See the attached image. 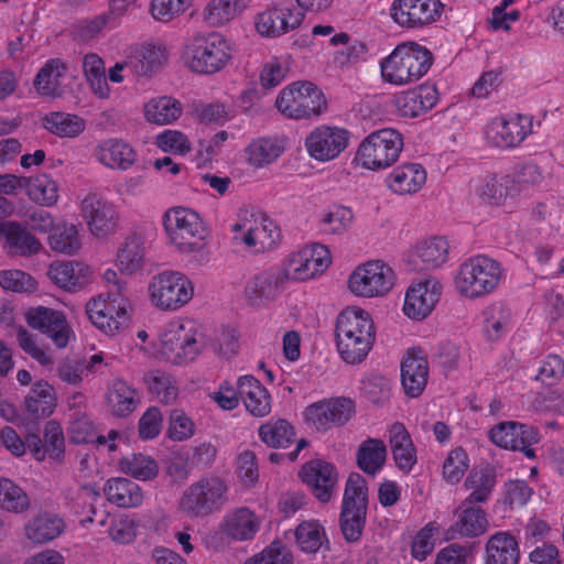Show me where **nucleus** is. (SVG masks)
<instances>
[{
    "mask_svg": "<svg viewBox=\"0 0 564 564\" xmlns=\"http://www.w3.org/2000/svg\"><path fill=\"white\" fill-rule=\"evenodd\" d=\"M442 293V285L436 280H426L412 284L405 294L403 312L413 319L425 318L435 307Z\"/></svg>",
    "mask_w": 564,
    "mask_h": 564,
    "instance_id": "25",
    "label": "nucleus"
},
{
    "mask_svg": "<svg viewBox=\"0 0 564 564\" xmlns=\"http://www.w3.org/2000/svg\"><path fill=\"white\" fill-rule=\"evenodd\" d=\"M496 474L489 468L471 470L465 480V486L471 490L464 500L466 505L486 502L496 486Z\"/></svg>",
    "mask_w": 564,
    "mask_h": 564,
    "instance_id": "50",
    "label": "nucleus"
},
{
    "mask_svg": "<svg viewBox=\"0 0 564 564\" xmlns=\"http://www.w3.org/2000/svg\"><path fill=\"white\" fill-rule=\"evenodd\" d=\"M182 111L181 102L169 96L151 99L144 106L145 119L155 124H169L175 121Z\"/></svg>",
    "mask_w": 564,
    "mask_h": 564,
    "instance_id": "51",
    "label": "nucleus"
},
{
    "mask_svg": "<svg viewBox=\"0 0 564 564\" xmlns=\"http://www.w3.org/2000/svg\"><path fill=\"white\" fill-rule=\"evenodd\" d=\"M300 476L321 502H328L338 482L336 467L322 459H313L303 465Z\"/></svg>",
    "mask_w": 564,
    "mask_h": 564,
    "instance_id": "23",
    "label": "nucleus"
},
{
    "mask_svg": "<svg viewBox=\"0 0 564 564\" xmlns=\"http://www.w3.org/2000/svg\"><path fill=\"white\" fill-rule=\"evenodd\" d=\"M26 444L36 460L48 457L55 462H62L65 453V438L61 425L56 421H48L44 429V438L31 434Z\"/></svg>",
    "mask_w": 564,
    "mask_h": 564,
    "instance_id": "31",
    "label": "nucleus"
},
{
    "mask_svg": "<svg viewBox=\"0 0 564 564\" xmlns=\"http://www.w3.org/2000/svg\"><path fill=\"white\" fill-rule=\"evenodd\" d=\"M145 248L141 236L128 237L118 251L117 265L123 273L132 274L144 265Z\"/></svg>",
    "mask_w": 564,
    "mask_h": 564,
    "instance_id": "47",
    "label": "nucleus"
},
{
    "mask_svg": "<svg viewBox=\"0 0 564 564\" xmlns=\"http://www.w3.org/2000/svg\"><path fill=\"white\" fill-rule=\"evenodd\" d=\"M151 304L165 312L186 305L194 295V284L180 271L165 270L152 276L148 285Z\"/></svg>",
    "mask_w": 564,
    "mask_h": 564,
    "instance_id": "7",
    "label": "nucleus"
},
{
    "mask_svg": "<svg viewBox=\"0 0 564 564\" xmlns=\"http://www.w3.org/2000/svg\"><path fill=\"white\" fill-rule=\"evenodd\" d=\"M335 335L340 357L351 365L367 357L376 338L369 314L357 308H346L338 315Z\"/></svg>",
    "mask_w": 564,
    "mask_h": 564,
    "instance_id": "1",
    "label": "nucleus"
},
{
    "mask_svg": "<svg viewBox=\"0 0 564 564\" xmlns=\"http://www.w3.org/2000/svg\"><path fill=\"white\" fill-rule=\"evenodd\" d=\"M202 334L192 321L169 323L161 334V354L175 365L193 361L202 349Z\"/></svg>",
    "mask_w": 564,
    "mask_h": 564,
    "instance_id": "10",
    "label": "nucleus"
},
{
    "mask_svg": "<svg viewBox=\"0 0 564 564\" xmlns=\"http://www.w3.org/2000/svg\"><path fill=\"white\" fill-rule=\"evenodd\" d=\"M283 274L264 271L253 276L245 288L247 301L252 306H263L274 301L280 294Z\"/></svg>",
    "mask_w": 564,
    "mask_h": 564,
    "instance_id": "38",
    "label": "nucleus"
},
{
    "mask_svg": "<svg viewBox=\"0 0 564 564\" xmlns=\"http://www.w3.org/2000/svg\"><path fill=\"white\" fill-rule=\"evenodd\" d=\"M440 94L434 84H422L414 89L398 94L394 105L403 118H416L431 110L438 101Z\"/></svg>",
    "mask_w": 564,
    "mask_h": 564,
    "instance_id": "27",
    "label": "nucleus"
},
{
    "mask_svg": "<svg viewBox=\"0 0 564 564\" xmlns=\"http://www.w3.org/2000/svg\"><path fill=\"white\" fill-rule=\"evenodd\" d=\"M227 482L208 475L193 482L181 496L178 509L189 518H203L220 510L227 502Z\"/></svg>",
    "mask_w": 564,
    "mask_h": 564,
    "instance_id": "4",
    "label": "nucleus"
},
{
    "mask_svg": "<svg viewBox=\"0 0 564 564\" xmlns=\"http://www.w3.org/2000/svg\"><path fill=\"white\" fill-rule=\"evenodd\" d=\"M330 262L328 249L321 243H314L290 254L285 263L283 278L305 281L323 273Z\"/></svg>",
    "mask_w": 564,
    "mask_h": 564,
    "instance_id": "18",
    "label": "nucleus"
},
{
    "mask_svg": "<svg viewBox=\"0 0 564 564\" xmlns=\"http://www.w3.org/2000/svg\"><path fill=\"white\" fill-rule=\"evenodd\" d=\"M426 182V172L419 163H406L393 169L387 177V184L397 194H413Z\"/></svg>",
    "mask_w": 564,
    "mask_h": 564,
    "instance_id": "39",
    "label": "nucleus"
},
{
    "mask_svg": "<svg viewBox=\"0 0 564 564\" xmlns=\"http://www.w3.org/2000/svg\"><path fill=\"white\" fill-rule=\"evenodd\" d=\"M239 397L246 410L254 417H264L272 410V398L268 389L253 376L239 377Z\"/></svg>",
    "mask_w": 564,
    "mask_h": 564,
    "instance_id": "33",
    "label": "nucleus"
},
{
    "mask_svg": "<svg viewBox=\"0 0 564 564\" xmlns=\"http://www.w3.org/2000/svg\"><path fill=\"white\" fill-rule=\"evenodd\" d=\"M94 156L108 169L127 171L134 165L138 154L128 141L120 138H108L95 147Z\"/></svg>",
    "mask_w": 564,
    "mask_h": 564,
    "instance_id": "28",
    "label": "nucleus"
},
{
    "mask_svg": "<svg viewBox=\"0 0 564 564\" xmlns=\"http://www.w3.org/2000/svg\"><path fill=\"white\" fill-rule=\"evenodd\" d=\"M290 70V56H273L263 64L260 73V84L263 88L280 85Z\"/></svg>",
    "mask_w": 564,
    "mask_h": 564,
    "instance_id": "62",
    "label": "nucleus"
},
{
    "mask_svg": "<svg viewBox=\"0 0 564 564\" xmlns=\"http://www.w3.org/2000/svg\"><path fill=\"white\" fill-rule=\"evenodd\" d=\"M489 436L492 443L499 447L521 451L529 458L535 456L531 445L538 443L539 434L533 426L514 421L501 422L490 430Z\"/></svg>",
    "mask_w": 564,
    "mask_h": 564,
    "instance_id": "21",
    "label": "nucleus"
},
{
    "mask_svg": "<svg viewBox=\"0 0 564 564\" xmlns=\"http://www.w3.org/2000/svg\"><path fill=\"white\" fill-rule=\"evenodd\" d=\"M148 393L163 404H173L178 397V383L169 372L153 369L143 376Z\"/></svg>",
    "mask_w": 564,
    "mask_h": 564,
    "instance_id": "41",
    "label": "nucleus"
},
{
    "mask_svg": "<svg viewBox=\"0 0 564 564\" xmlns=\"http://www.w3.org/2000/svg\"><path fill=\"white\" fill-rule=\"evenodd\" d=\"M119 467L126 475L142 481L151 480L159 474V466L155 459L143 454H131L121 458Z\"/></svg>",
    "mask_w": 564,
    "mask_h": 564,
    "instance_id": "58",
    "label": "nucleus"
},
{
    "mask_svg": "<svg viewBox=\"0 0 564 564\" xmlns=\"http://www.w3.org/2000/svg\"><path fill=\"white\" fill-rule=\"evenodd\" d=\"M25 408L33 419L50 416L56 406L53 387L44 380L36 381L25 397Z\"/></svg>",
    "mask_w": 564,
    "mask_h": 564,
    "instance_id": "44",
    "label": "nucleus"
},
{
    "mask_svg": "<svg viewBox=\"0 0 564 564\" xmlns=\"http://www.w3.org/2000/svg\"><path fill=\"white\" fill-rule=\"evenodd\" d=\"M30 327L41 332L52 339L57 348H65L74 335L65 314L61 311L37 306L26 313Z\"/></svg>",
    "mask_w": 564,
    "mask_h": 564,
    "instance_id": "20",
    "label": "nucleus"
},
{
    "mask_svg": "<svg viewBox=\"0 0 564 564\" xmlns=\"http://www.w3.org/2000/svg\"><path fill=\"white\" fill-rule=\"evenodd\" d=\"M403 149V138L394 129L371 132L359 145L357 155L364 167L380 170L391 166Z\"/></svg>",
    "mask_w": 564,
    "mask_h": 564,
    "instance_id": "11",
    "label": "nucleus"
},
{
    "mask_svg": "<svg viewBox=\"0 0 564 564\" xmlns=\"http://www.w3.org/2000/svg\"><path fill=\"white\" fill-rule=\"evenodd\" d=\"M303 17L289 7H273L257 15L256 29L262 36L276 37L300 26Z\"/></svg>",
    "mask_w": 564,
    "mask_h": 564,
    "instance_id": "26",
    "label": "nucleus"
},
{
    "mask_svg": "<svg viewBox=\"0 0 564 564\" xmlns=\"http://www.w3.org/2000/svg\"><path fill=\"white\" fill-rule=\"evenodd\" d=\"M284 149L283 142L276 138H258L248 145L246 153L252 166L263 167L274 162Z\"/></svg>",
    "mask_w": 564,
    "mask_h": 564,
    "instance_id": "48",
    "label": "nucleus"
},
{
    "mask_svg": "<svg viewBox=\"0 0 564 564\" xmlns=\"http://www.w3.org/2000/svg\"><path fill=\"white\" fill-rule=\"evenodd\" d=\"M231 58V46L217 32L196 35L188 47V67L192 72L212 75L221 70Z\"/></svg>",
    "mask_w": 564,
    "mask_h": 564,
    "instance_id": "8",
    "label": "nucleus"
},
{
    "mask_svg": "<svg viewBox=\"0 0 564 564\" xmlns=\"http://www.w3.org/2000/svg\"><path fill=\"white\" fill-rule=\"evenodd\" d=\"M278 110L290 119H310L327 108L323 91L313 83L296 82L283 88L275 100Z\"/></svg>",
    "mask_w": 564,
    "mask_h": 564,
    "instance_id": "6",
    "label": "nucleus"
},
{
    "mask_svg": "<svg viewBox=\"0 0 564 564\" xmlns=\"http://www.w3.org/2000/svg\"><path fill=\"white\" fill-rule=\"evenodd\" d=\"M355 413V403L348 398H332L311 404L305 420L317 431H327L346 424Z\"/></svg>",
    "mask_w": 564,
    "mask_h": 564,
    "instance_id": "19",
    "label": "nucleus"
},
{
    "mask_svg": "<svg viewBox=\"0 0 564 564\" xmlns=\"http://www.w3.org/2000/svg\"><path fill=\"white\" fill-rule=\"evenodd\" d=\"M48 245L55 252L75 254L82 247L77 227L73 224L56 225L48 236Z\"/></svg>",
    "mask_w": 564,
    "mask_h": 564,
    "instance_id": "57",
    "label": "nucleus"
},
{
    "mask_svg": "<svg viewBox=\"0 0 564 564\" xmlns=\"http://www.w3.org/2000/svg\"><path fill=\"white\" fill-rule=\"evenodd\" d=\"M262 527V519L248 507L228 510L220 523L221 533L234 542L252 541Z\"/></svg>",
    "mask_w": 564,
    "mask_h": 564,
    "instance_id": "22",
    "label": "nucleus"
},
{
    "mask_svg": "<svg viewBox=\"0 0 564 564\" xmlns=\"http://www.w3.org/2000/svg\"><path fill=\"white\" fill-rule=\"evenodd\" d=\"M249 0H212L205 9V19L212 25H223L247 8Z\"/></svg>",
    "mask_w": 564,
    "mask_h": 564,
    "instance_id": "60",
    "label": "nucleus"
},
{
    "mask_svg": "<svg viewBox=\"0 0 564 564\" xmlns=\"http://www.w3.org/2000/svg\"><path fill=\"white\" fill-rule=\"evenodd\" d=\"M234 239L246 245L256 253L273 249L280 241L281 232L278 225L262 214L243 212L239 220L231 227Z\"/></svg>",
    "mask_w": 564,
    "mask_h": 564,
    "instance_id": "12",
    "label": "nucleus"
},
{
    "mask_svg": "<svg viewBox=\"0 0 564 564\" xmlns=\"http://www.w3.org/2000/svg\"><path fill=\"white\" fill-rule=\"evenodd\" d=\"M0 507L15 514L26 512L31 507L28 494L9 478H0Z\"/></svg>",
    "mask_w": 564,
    "mask_h": 564,
    "instance_id": "56",
    "label": "nucleus"
},
{
    "mask_svg": "<svg viewBox=\"0 0 564 564\" xmlns=\"http://www.w3.org/2000/svg\"><path fill=\"white\" fill-rule=\"evenodd\" d=\"M520 547L509 532H497L486 543V564H519Z\"/></svg>",
    "mask_w": 564,
    "mask_h": 564,
    "instance_id": "40",
    "label": "nucleus"
},
{
    "mask_svg": "<svg viewBox=\"0 0 564 564\" xmlns=\"http://www.w3.org/2000/svg\"><path fill=\"white\" fill-rule=\"evenodd\" d=\"M83 69L93 91L99 98H107L109 96V86L105 74L104 61L97 54H86L83 59Z\"/></svg>",
    "mask_w": 564,
    "mask_h": 564,
    "instance_id": "61",
    "label": "nucleus"
},
{
    "mask_svg": "<svg viewBox=\"0 0 564 564\" xmlns=\"http://www.w3.org/2000/svg\"><path fill=\"white\" fill-rule=\"evenodd\" d=\"M440 532V524L431 521L425 524L413 538L411 554L417 561H424L434 550L435 535Z\"/></svg>",
    "mask_w": 564,
    "mask_h": 564,
    "instance_id": "64",
    "label": "nucleus"
},
{
    "mask_svg": "<svg viewBox=\"0 0 564 564\" xmlns=\"http://www.w3.org/2000/svg\"><path fill=\"white\" fill-rule=\"evenodd\" d=\"M89 268L76 261H54L48 268V276L58 288L75 292L89 282Z\"/></svg>",
    "mask_w": 564,
    "mask_h": 564,
    "instance_id": "36",
    "label": "nucleus"
},
{
    "mask_svg": "<svg viewBox=\"0 0 564 564\" xmlns=\"http://www.w3.org/2000/svg\"><path fill=\"white\" fill-rule=\"evenodd\" d=\"M368 488L365 478L358 474L349 475L343 498L340 529L348 542L360 539L367 513Z\"/></svg>",
    "mask_w": 564,
    "mask_h": 564,
    "instance_id": "9",
    "label": "nucleus"
},
{
    "mask_svg": "<svg viewBox=\"0 0 564 564\" xmlns=\"http://www.w3.org/2000/svg\"><path fill=\"white\" fill-rule=\"evenodd\" d=\"M31 199L42 205H53L57 200V184L46 175L32 177L26 182Z\"/></svg>",
    "mask_w": 564,
    "mask_h": 564,
    "instance_id": "63",
    "label": "nucleus"
},
{
    "mask_svg": "<svg viewBox=\"0 0 564 564\" xmlns=\"http://www.w3.org/2000/svg\"><path fill=\"white\" fill-rule=\"evenodd\" d=\"M511 183L509 175L486 174L470 183L469 195L480 204L501 206L509 195Z\"/></svg>",
    "mask_w": 564,
    "mask_h": 564,
    "instance_id": "34",
    "label": "nucleus"
},
{
    "mask_svg": "<svg viewBox=\"0 0 564 564\" xmlns=\"http://www.w3.org/2000/svg\"><path fill=\"white\" fill-rule=\"evenodd\" d=\"M163 227L170 243L183 253L198 252L204 246L203 220L189 208L182 206L169 208L163 214Z\"/></svg>",
    "mask_w": 564,
    "mask_h": 564,
    "instance_id": "5",
    "label": "nucleus"
},
{
    "mask_svg": "<svg viewBox=\"0 0 564 564\" xmlns=\"http://www.w3.org/2000/svg\"><path fill=\"white\" fill-rule=\"evenodd\" d=\"M533 131V118L527 115H508L494 118L487 126V138L498 148L519 147Z\"/></svg>",
    "mask_w": 564,
    "mask_h": 564,
    "instance_id": "16",
    "label": "nucleus"
},
{
    "mask_svg": "<svg viewBox=\"0 0 564 564\" xmlns=\"http://www.w3.org/2000/svg\"><path fill=\"white\" fill-rule=\"evenodd\" d=\"M449 245L442 237L422 241L408 256V263L414 271L435 269L447 261Z\"/></svg>",
    "mask_w": 564,
    "mask_h": 564,
    "instance_id": "35",
    "label": "nucleus"
},
{
    "mask_svg": "<svg viewBox=\"0 0 564 564\" xmlns=\"http://www.w3.org/2000/svg\"><path fill=\"white\" fill-rule=\"evenodd\" d=\"M432 63V53L425 46L414 42L401 43L381 61V76L386 83L406 85L423 77Z\"/></svg>",
    "mask_w": 564,
    "mask_h": 564,
    "instance_id": "2",
    "label": "nucleus"
},
{
    "mask_svg": "<svg viewBox=\"0 0 564 564\" xmlns=\"http://www.w3.org/2000/svg\"><path fill=\"white\" fill-rule=\"evenodd\" d=\"M429 379V362L421 349H410L401 362V382L404 392L416 398L424 391Z\"/></svg>",
    "mask_w": 564,
    "mask_h": 564,
    "instance_id": "30",
    "label": "nucleus"
},
{
    "mask_svg": "<svg viewBox=\"0 0 564 564\" xmlns=\"http://www.w3.org/2000/svg\"><path fill=\"white\" fill-rule=\"evenodd\" d=\"M2 232L13 254L28 257L37 253L42 248L40 240L19 223L4 224Z\"/></svg>",
    "mask_w": 564,
    "mask_h": 564,
    "instance_id": "45",
    "label": "nucleus"
},
{
    "mask_svg": "<svg viewBox=\"0 0 564 564\" xmlns=\"http://www.w3.org/2000/svg\"><path fill=\"white\" fill-rule=\"evenodd\" d=\"M80 210L90 231L97 237L108 235L116 226L115 207L100 194H87L80 203Z\"/></svg>",
    "mask_w": 564,
    "mask_h": 564,
    "instance_id": "24",
    "label": "nucleus"
},
{
    "mask_svg": "<svg viewBox=\"0 0 564 564\" xmlns=\"http://www.w3.org/2000/svg\"><path fill=\"white\" fill-rule=\"evenodd\" d=\"M258 436L269 447L284 448L294 442L295 430L284 419H271L259 426Z\"/></svg>",
    "mask_w": 564,
    "mask_h": 564,
    "instance_id": "46",
    "label": "nucleus"
},
{
    "mask_svg": "<svg viewBox=\"0 0 564 564\" xmlns=\"http://www.w3.org/2000/svg\"><path fill=\"white\" fill-rule=\"evenodd\" d=\"M484 316V333L487 339H499L510 327L511 310L502 304L495 303L485 308Z\"/></svg>",
    "mask_w": 564,
    "mask_h": 564,
    "instance_id": "54",
    "label": "nucleus"
},
{
    "mask_svg": "<svg viewBox=\"0 0 564 564\" xmlns=\"http://www.w3.org/2000/svg\"><path fill=\"white\" fill-rule=\"evenodd\" d=\"M107 499L120 508H135L143 501L141 487L130 479L110 478L105 487Z\"/></svg>",
    "mask_w": 564,
    "mask_h": 564,
    "instance_id": "42",
    "label": "nucleus"
},
{
    "mask_svg": "<svg viewBox=\"0 0 564 564\" xmlns=\"http://www.w3.org/2000/svg\"><path fill=\"white\" fill-rule=\"evenodd\" d=\"M43 126L59 138H75L85 130L86 122L76 115L51 112L43 118Z\"/></svg>",
    "mask_w": 564,
    "mask_h": 564,
    "instance_id": "52",
    "label": "nucleus"
},
{
    "mask_svg": "<svg viewBox=\"0 0 564 564\" xmlns=\"http://www.w3.org/2000/svg\"><path fill=\"white\" fill-rule=\"evenodd\" d=\"M387 458V446L382 440L367 438L357 452V463L360 469L369 475L379 471Z\"/></svg>",
    "mask_w": 564,
    "mask_h": 564,
    "instance_id": "49",
    "label": "nucleus"
},
{
    "mask_svg": "<svg viewBox=\"0 0 564 564\" xmlns=\"http://www.w3.org/2000/svg\"><path fill=\"white\" fill-rule=\"evenodd\" d=\"M294 534L297 546L305 553H316L327 542L324 528L315 520L300 523Z\"/></svg>",
    "mask_w": 564,
    "mask_h": 564,
    "instance_id": "59",
    "label": "nucleus"
},
{
    "mask_svg": "<svg viewBox=\"0 0 564 564\" xmlns=\"http://www.w3.org/2000/svg\"><path fill=\"white\" fill-rule=\"evenodd\" d=\"M393 283V270L380 260L357 267L348 281L350 291L362 297L383 296L392 289Z\"/></svg>",
    "mask_w": 564,
    "mask_h": 564,
    "instance_id": "14",
    "label": "nucleus"
},
{
    "mask_svg": "<svg viewBox=\"0 0 564 564\" xmlns=\"http://www.w3.org/2000/svg\"><path fill=\"white\" fill-rule=\"evenodd\" d=\"M100 494L94 484L73 482L62 490V497L67 508L77 514L95 513L94 503Z\"/></svg>",
    "mask_w": 564,
    "mask_h": 564,
    "instance_id": "43",
    "label": "nucleus"
},
{
    "mask_svg": "<svg viewBox=\"0 0 564 564\" xmlns=\"http://www.w3.org/2000/svg\"><path fill=\"white\" fill-rule=\"evenodd\" d=\"M350 133L347 129L321 124L314 128L305 138V149L308 155L318 162H329L337 159L348 147Z\"/></svg>",
    "mask_w": 564,
    "mask_h": 564,
    "instance_id": "15",
    "label": "nucleus"
},
{
    "mask_svg": "<svg viewBox=\"0 0 564 564\" xmlns=\"http://www.w3.org/2000/svg\"><path fill=\"white\" fill-rule=\"evenodd\" d=\"M387 440L398 469L404 474L411 473L417 463V451L405 425L401 422L390 424Z\"/></svg>",
    "mask_w": 564,
    "mask_h": 564,
    "instance_id": "29",
    "label": "nucleus"
},
{
    "mask_svg": "<svg viewBox=\"0 0 564 564\" xmlns=\"http://www.w3.org/2000/svg\"><path fill=\"white\" fill-rule=\"evenodd\" d=\"M129 300L119 293L107 291L106 296L99 295L86 305L90 322L106 334L113 335L129 323Z\"/></svg>",
    "mask_w": 564,
    "mask_h": 564,
    "instance_id": "13",
    "label": "nucleus"
},
{
    "mask_svg": "<svg viewBox=\"0 0 564 564\" xmlns=\"http://www.w3.org/2000/svg\"><path fill=\"white\" fill-rule=\"evenodd\" d=\"M443 7L440 0H394L390 15L401 28L421 29L438 20Z\"/></svg>",
    "mask_w": 564,
    "mask_h": 564,
    "instance_id": "17",
    "label": "nucleus"
},
{
    "mask_svg": "<svg viewBox=\"0 0 564 564\" xmlns=\"http://www.w3.org/2000/svg\"><path fill=\"white\" fill-rule=\"evenodd\" d=\"M105 400L107 411L118 417L130 415L140 402L137 390L120 379L108 387Z\"/></svg>",
    "mask_w": 564,
    "mask_h": 564,
    "instance_id": "37",
    "label": "nucleus"
},
{
    "mask_svg": "<svg viewBox=\"0 0 564 564\" xmlns=\"http://www.w3.org/2000/svg\"><path fill=\"white\" fill-rule=\"evenodd\" d=\"M23 529L29 541L42 545L62 535L66 529V522L56 512L41 510L26 521Z\"/></svg>",
    "mask_w": 564,
    "mask_h": 564,
    "instance_id": "32",
    "label": "nucleus"
},
{
    "mask_svg": "<svg viewBox=\"0 0 564 564\" xmlns=\"http://www.w3.org/2000/svg\"><path fill=\"white\" fill-rule=\"evenodd\" d=\"M503 275L501 264L487 256H475L465 260L455 278L458 292L469 299L492 293Z\"/></svg>",
    "mask_w": 564,
    "mask_h": 564,
    "instance_id": "3",
    "label": "nucleus"
},
{
    "mask_svg": "<svg viewBox=\"0 0 564 564\" xmlns=\"http://www.w3.org/2000/svg\"><path fill=\"white\" fill-rule=\"evenodd\" d=\"M459 510L456 522L459 534L475 538L486 531L488 521L485 511L480 507H475L474 505L465 506V501H463Z\"/></svg>",
    "mask_w": 564,
    "mask_h": 564,
    "instance_id": "55",
    "label": "nucleus"
},
{
    "mask_svg": "<svg viewBox=\"0 0 564 564\" xmlns=\"http://www.w3.org/2000/svg\"><path fill=\"white\" fill-rule=\"evenodd\" d=\"M65 72L66 65L62 59H48L35 76L34 87L36 91L42 96H55Z\"/></svg>",
    "mask_w": 564,
    "mask_h": 564,
    "instance_id": "53",
    "label": "nucleus"
}]
</instances>
